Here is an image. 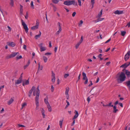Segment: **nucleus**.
<instances>
[{
    "mask_svg": "<svg viewBox=\"0 0 130 130\" xmlns=\"http://www.w3.org/2000/svg\"><path fill=\"white\" fill-rule=\"evenodd\" d=\"M117 76V80L118 83H122L125 80L126 77L124 72H122L120 74L119 73Z\"/></svg>",
    "mask_w": 130,
    "mask_h": 130,
    "instance_id": "f257e3e1",
    "label": "nucleus"
},
{
    "mask_svg": "<svg viewBox=\"0 0 130 130\" xmlns=\"http://www.w3.org/2000/svg\"><path fill=\"white\" fill-rule=\"evenodd\" d=\"M63 4L64 5L67 6H70L72 5H77V2L75 3L74 0H67L64 1Z\"/></svg>",
    "mask_w": 130,
    "mask_h": 130,
    "instance_id": "f03ea898",
    "label": "nucleus"
},
{
    "mask_svg": "<svg viewBox=\"0 0 130 130\" xmlns=\"http://www.w3.org/2000/svg\"><path fill=\"white\" fill-rule=\"evenodd\" d=\"M123 72H125V75L126 74L128 78L130 77V72L128 70L126 69H124L122 70Z\"/></svg>",
    "mask_w": 130,
    "mask_h": 130,
    "instance_id": "7ed1b4c3",
    "label": "nucleus"
},
{
    "mask_svg": "<svg viewBox=\"0 0 130 130\" xmlns=\"http://www.w3.org/2000/svg\"><path fill=\"white\" fill-rule=\"evenodd\" d=\"M19 54V53L18 52L14 53L11 54L10 55L7 56L6 57V58L7 59H8L13 58L14 57L17 55H18Z\"/></svg>",
    "mask_w": 130,
    "mask_h": 130,
    "instance_id": "20e7f679",
    "label": "nucleus"
},
{
    "mask_svg": "<svg viewBox=\"0 0 130 130\" xmlns=\"http://www.w3.org/2000/svg\"><path fill=\"white\" fill-rule=\"evenodd\" d=\"M83 79L85 80V81L84 82V84H86L88 83V79L86 76V74L84 72H83Z\"/></svg>",
    "mask_w": 130,
    "mask_h": 130,
    "instance_id": "39448f33",
    "label": "nucleus"
},
{
    "mask_svg": "<svg viewBox=\"0 0 130 130\" xmlns=\"http://www.w3.org/2000/svg\"><path fill=\"white\" fill-rule=\"evenodd\" d=\"M130 56V51H128L127 54H126L124 56V59L125 61H127V60L129 58Z\"/></svg>",
    "mask_w": 130,
    "mask_h": 130,
    "instance_id": "423d86ee",
    "label": "nucleus"
},
{
    "mask_svg": "<svg viewBox=\"0 0 130 130\" xmlns=\"http://www.w3.org/2000/svg\"><path fill=\"white\" fill-rule=\"evenodd\" d=\"M130 64V62H127L125 63L124 64L122 65L120 67L121 68H124V69H125Z\"/></svg>",
    "mask_w": 130,
    "mask_h": 130,
    "instance_id": "0eeeda50",
    "label": "nucleus"
},
{
    "mask_svg": "<svg viewBox=\"0 0 130 130\" xmlns=\"http://www.w3.org/2000/svg\"><path fill=\"white\" fill-rule=\"evenodd\" d=\"M39 95H36V96L35 98V101L36 104V106H39Z\"/></svg>",
    "mask_w": 130,
    "mask_h": 130,
    "instance_id": "6e6552de",
    "label": "nucleus"
},
{
    "mask_svg": "<svg viewBox=\"0 0 130 130\" xmlns=\"http://www.w3.org/2000/svg\"><path fill=\"white\" fill-rule=\"evenodd\" d=\"M7 43L8 45L12 47H14L15 45V44L13 42H8Z\"/></svg>",
    "mask_w": 130,
    "mask_h": 130,
    "instance_id": "1a4fd4ad",
    "label": "nucleus"
},
{
    "mask_svg": "<svg viewBox=\"0 0 130 130\" xmlns=\"http://www.w3.org/2000/svg\"><path fill=\"white\" fill-rule=\"evenodd\" d=\"M123 13V11H119L118 10H116L114 12V13L116 14H120Z\"/></svg>",
    "mask_w": 130,
    "mask_h": 130,
    "instance_id": "9d476101",
    "label": "nucleus"
},
{
    "mask_svg": "<svg viewBox=\"0 0 130 130\" xmlns=\"http://www.w3.org/2000/svg\"><path fill=\"white\" fill-rule=\"evenodd\" d=\"M22 79H20V78H19V79L15 82V84H19L21 83L22 82Z\"/></svg>",
    "mask_w": 130,
    "mask_h": 130,
    "instance_id": "9b49d317",
    "label": "nucleus"
},
{
    "mask_svg": "<svg viewBox=\"0 0 130 130\" xmlns=\"http://www.w3.org/2000/svg\"><path fill=\"white\" fill-rule=\"evenodd\" d=\"M39 23H36V25L31 27V29L32 30H35L37 29L38 28Z\"/></svg>",
    "mask_w": 130,
    "mask_h": 130,
    "instance_id": "f8f14e48",
    "label": "nucleus"
},
{
    "mask_svg": "<svg viewBox=\"0 0 130 130\" xmlns=\"http://www.w3.org/2000/svg\"><path fill=\"white\" fill-rule=\"evenodd\" d=\"M14 99V97L11 98V99L8 101V104L9 105H10L13 102Z\"/></svg>",
    "mask_w": 130,
    "mask_h": 130,
    "instance_id": "ddd939ff",
    "label": "nucleus"
},
{
    "mask_svg": "<svg viewBox=\"0 0 130 130\" xmlns=\"http://www.w3.org/2000/svg\"><path fill=\"white\" fill-rule=\"evenodd\" d=\"M75 114L74 115V116L73 118V120H74L76 118H77L78 116V112L76 110H75Z\"/></svg>",
    "mask_w": 130,
    "mask_h": 130,
    "instance_id": "4468645a",
    "label": "nucleus"
},
{
    "mask_svg": "<svg viewBox=\"0 0 130 130\" xmlns=\"http://www.w3.org/2000/svg\"><path fill=\"white\" fill-rule=\"evenodd\" d=\"M20 14L21 15H22L23 14V6L21 5H20Z\"/></svg>",
    "mask_w": 130,
    "mask_h": 130,
    "instance_id": "2eb2a0df",
    "label": "nucleus"
},
{
    "mask_svg": "<svg viewBox=\"0 0 130 130\" xmlns=\"http://www.w3.org/2000/svg\"><path fill=\"white\" fill-rule=\"evenodd\" d=\"M48 97L47 96H46V98L44 99V102L47 105H48V104H49L48 102Z\"/></svg>",
    "mask_w": 130,
    "mask_h": 130,
    "instance_id": "dca6fc26",
    "label": "nucleus"
},
{
    "mask_svg": "<svg viewBox=\"0 0 130 130\" xmlns=\"http://www.w3.org/2000/svg\"><path fill=\"white\" fill-rule=\"evenodd\" d=\"M113 112L114 113H116L117 111H118V110L117 109L116 106L114 105V106H113Z\"/></svg>",
    "mask_w": 130,
    "mask_h": 130,
    "instance_id": "f3484780",
    "label": "nucleus"
},
{
    "mask_svg": "<svg viewBox=\"0 0 130 130\" xmlns=\"http://www.w3.org/2000/svg\"><path fill=\"white\" fill-rule=\"evenodd\" d=\"M34 90L36 91L35 87L34 86H33L29 91V94H31L32 92Z\"/></svg>",
    "mask_w": 130,
    "mask_h": 130,
    "instance_id": "a211bd4d",
    "label": "nucleus"
},
{
    "mask_svg": "<svg viewBox=\"0 0 130 130\" xmlns=\"http://www.w3.org/2000/svg\"><path fill=\"white\" fill-rule=\"evenodd\" d=\"M41 32L40 31H39V33L38 35H36L35 36V38L36 39H37L38 38L40 37L41 35Z\"/></svg>",
    "mask_w": 130,
    "mask_h": 130,
    "instance_id": "6ab92c4d",
    "label": "nucleus"
},
{
    "mask_svg": "<svg viewBox=\"0 0 130 130\" xmlns=\"http://www.w3.org/2000/svg\"><path fill=\"white\" fill-rule=\"evenodd\" d=\"M39 86H38L37 89L36 90V95H40V90L39 89Z\"/></svg>",
    "mask_w": 130,
    "mask_h": 130,
    "instance_id": "aec40b11",
    "label": "nucleus"
},
{
    "mask_svg": "<svg viewBox=\"0 0 130 130\" xmlns=\"http://www.w3.org/2000/svg\"><path fill=\"white\" fill-rule=\"evenodd\" d=\"M22 25L23 26L25 30L27 29H28L27 26L25 23H23Z\"/></svg>",
    "mask_w": 130,
    "mask_h": 130,
    "instance_id": "412c9836",
    "label": "nucleus"
},
{
    "mask_svg": "<svg viewBox=\"0 0 130 130\" xmlns=\"http://www.w3.org/2000/svg\"><path fill=\"white\" fill-rule=\"evenodd\" d=\"M47 107L49 111L51 112L52 111V108L50 104L47 105Z\"/></svg>",
    "mask_w": 130,
    "mask_h": 130,
    "instance_id": "4be33fe9",
    "label": "nucleus"
},
{
    "mask_svg": "<svg viewBox=\"0 0 130 130\" xmlns=\"http://www.w3.org/2000/svg\"><path fill=\"white\" fill-rule=\"evenodd\" d=\"M104 19L103 18H100V17L97 20H95V22H99V21H101L103 20Z\"/></svg>",
    "mask_w": 130,
    "mask_h": 130,
    "instance_id": "5701e85b",
    "label": "nucleus"
},
{
    "mask_svg": "<svg viewBox=\"0 0 130 130\" xmlns=\"http://www.w3.org/2000/svg\"><path fill=\"white\" fill-rule=\"evenodd\" d=\"M58 26L59 30V31H61L62 30L61 27L60 26V24L59 22H58Z\"/></svg>",
    "mask_w": 130,
    "mask_h": 130,
    "instance_id": "b1692460",
    "label": "nucleus"
},
{
    "mask_svg": "<svg viewBox=\"0 0 130 130\" xmlns=\"http://www.w3.org/2000/svg\"><path fill=\"white\" fill-rule=\"evenodd\" d=\"M102 11L103 9H102L101 10L100 13H99L98 15V17L99 18H100L102 16Z\"/></svg>",
    "mask_w": 130,
    "mask_h": 130,
    "instance_id": "393cba45",
    "label": "nucleus"
},
{
    "mask_svg": "<svg viewBox=\"0 0 130 130\" xmlns=\"http://www.w3.org/2000/svg\"><path fill=\"white\" fill-rule=\"evenodd\" d=\"M63 122V120L61 121H59V125L60 128L62 127Z\"/></svg>",
    "mask_w": 130,
    "mask_h": 130,
    "instance_id": "a878e982",
    "label": "nucleus"
},
{
    "mask_svg": "<svg viewBox=\"0 0 130 130\" xmlns=\"http://www.w3.org/2000/svg\"><path fill=\"white\" fill-rule=\"evenodd\" d=\"M43 60H44V62H46L47 60L48 59L46 57H45L44 56H43Z\"/></svg>",
    "mask_w": 130,
    "mask_h": 130,
    "instance_id": "bb28decb",
    "label": "nucleus"
},
{
    "mask_svg": "<svg viewBox=\"0 0 130 130\" xmlns=\"http://www.w3.org/2000/svg\"><path fill=\"white\" fill-rule=\"evenodd\" d=\"M112 104V102H110L109 103V104H108L107 105V107H113V105H111V104Z\"/></svg>",
    "mask_w": 130,
    "mask_h": 130,
    "instance_id": "cd10ccee",
    "label": "nucleus"
},
{
    "mask_svg": "<svg viewBox=\"0 0 130 130\" xmlns=\"http://www.w3.org/2000/svg\"><path fill=\"white\" fill-rule=\"evenodd\" d=\"M40 49L41 52L44 51L46 50L45 48L44 47H42L40 48Z\"/></svg>",
    "mask_w": 130,
    "mask_h": 130,
    "instance_id": "c85d7f7f",
    "label": "nucleus"
},
{
    "mask_svg": "<svg viewBox=\"0 0 130 130\" xmlns=\"http://www.w3.org/2000/svg\"><path fill=\"white\" fill-rule=\"evenodd\" d=\"M126 84L128 87H130V80H128L126 82Z\"/></svg>",
    "mask_w": 130,
    "mask_h": 130,
    "instance_id": "c756f323",
    "label": "nucleus"
},
{
    "mask_svg": "<svg viewBox=\"0 0 130 130\" xmlns=\"http://www.w3.org/2000/svg\"><path fill=\"white\" fill-rule=\"evenodd\" d=\"M91 2L92 4V8L94 7V0H91Z\"/></svg>",
    "mask_w": 130,
    "mask_h": 130,
    "instance_id": "7c9ffc66",
    "label": "nucleus"
},
{
    "mask_svg": "<svg viewBox=\"0 0 130 130\" xmlns=\"http://www.w3.org/2000/svg\"><path fill=\"white\" fill-rule=\"evenodd\" d=\"M121 35L123 36H124L125 34L126 33V32L125 31H121Z\"/></svg>",
    "mask_w": 130,
    "mask_h": 130,
    "instance_id": "2f4dec72",
    "label": "nucleus"
},
{
    "mask_svg": "<svg viewBox=\"0 0 130 130\" xmlns=\"http://www.w3.org/2000/svg\"><path fill=\"white\" fill-rule=\"evenodd\" d=\"M81 43L79 42L76 44L75 46V48L76 49H77L78 48L79 46L80 45Z\"/></svg>",
    "mask_w": 130,
    "mask_h": 130,
    "instance_id": "473e14b6",
    "label": "nucleus"
},
{
    "mask_svg": "<svg viewBox=\"0 0 130 130\" xmlns=\"http://www.w3.org/2000/svg\"><path fill=\"white\" fill-rule=\"evenodd\" d=\"M10 5H11L12 7H13L14 6V1H10Z\"/></svg>",
    "mask_w": 130,
    "mask_h": 130,
    "instance_id": "72a5a7b5",
    "label": "nucleus"
},
{
    "mask_svg": "<svg viewBox=\"0 0 130 130\" xmlns=\"http://www.w3.org/2000/svg\"><path fill=\"white\" fill-rule=\"evenodd\" d=\"M55 74L53 73V71H52V78H55Z\"/></svg>",
    "mask_w": 130,
    "mask_h": 130,
    "instance_id": "f704fd0d",
    "label": "nucleus"
},
{
    "mask_svg": "<svg viewBox=\"0 0 130 130\" xmlns=\"http://www.w3.org/2000/svg\"><path fill=\"white\" fill-rule=\"evenodd\" d=\"M65 94L66 95V97L67 98V99L68 100L69 98V94L68 93H66L65 92Z\"/></svg>",
    "mask_w": 130,
    "mask_h": 130,
    "instance_id": "c9c22d12",
    "label": "nucleus"
},
{
    "mask_svg": "<svg viewBox=\"0 0 130 130\" xmlns=\"http://www.w3.org/2000/svg\"><path fill=\"white\" fill-rule=\"evenodd\" d=\"M28 13L27 12H26V15L25 16V17L26 19H27L28 17Z\"/></svg>",
    "mask_w": 130,
    "mask_h": 130,
    "instance_id": "e433bc0d",
    "label": "nucleus"
},
{
    "mask_svg": "<svg viewBox=\"0 0 130 130\" xmlns=\"http://www.w3.org/2000/svg\"><path fill=\"white\" fill-rule=\"evenodd\" d=\"M27 105V104L26 103H23L22 105V108L21 109H22L25 106H26Z\"/></svg>",
    "mask_w": 130,
    "mask_h": 130,
    "instance_id": "4c0bfd02",
    "label": "nucleus"
},
{
    "mask_svg": "<svg viewBox=\"0 0 130 130\" xmlns=\"http://www.w3.org/2000/svg\"><path fill=\"white\" fill-rule=\"evenodd\" d=\"M30 5H31V7H32L33 9H34V6L33 5V2L32 1H31V3L30 4Z\"/></svg>",
    "mask_w": 130,
    "mask_h": 130,
    "instance_id": "58836bf2",
    "label": "nucleus"
},
{
    "mask_svg": "<svg viewBox=\"0 0 130 130\" xmlns=\"http://www.w3.org/2000/svg\"><path fill=\"white\" fill-rule=\"evenodd\" d=\"M83 23V21L82 20H81L80 21V23L78 24L79 26H81L82 24Z\"/></svg>",
    "mask_w": 130,
    "mask_h": 130,
    "instance_id": "ea45409f",
    "label": "nucleus"
},
{
    "mask_svg": "<svg viewBox=\"0 0 130 130\" xmlns=\"http://www.w3.org/2000/svg\"><path fill=\"white\" fill-rule=\"evenodd\" d=\"M83 37L82 36L81 37V39L79 41V42H80V43H82V42H83Z\"/></svg>",
    "mask_w": 130,
    "mask_h": 130,
    "instance_id": "a19ab883",
    "label": "nucleus"
},
{
    "mask_svg": "<svg viewBox=\"0 0 130 130\" xmlns=\"http://www.w3.org/2000/svg\"><path fill=\"white\" fill-rule=\"evenodd\" d=\"M22 56L21 55H20L19 56H18L16 57V58L17 60L19 59H21L22 58Z\"/></svg>",
    "mask_w": 130,
    "mask_h": 130,
    "instance_id": "79ce46f5",
    "label": "nucleus"
},
{
    "mask_svg": "<svg viewBox=\"0 0 130 130\" xmlns=\"http://www.w3.org/2000/svg\"><path fill=\"white\" fill-rule=\"evenodd\" d=\"M24 83L26 85L28 84H29L28 79L27 80H26V81Z\"/></svg>",
    "mask_w": 130,
    "mask_h": 130,
    "instance_id": "37998d69",
    "label": "nucleus"
},
{
    "mask_svg": "<svg viewBox=\"0 0 130 130\" xmlns=\"http://www.w3.org/2000/svg\"><path fill=\"white\" fill-rule=\"evenodd\" d=\"M69 75L68 74H64V77L65 78H66Z\"/></svg>",
    "mask_w": 130,
    "mask_h": 130,
    "instance_id": "c03bdc74",
    "label": "nucleus"
},
{
    "mask_svg": "<svg viewBox=\"0 0 130 130\" xmlns=\"http://www.w3.org/2000/svg\"><path fill=\"white\" fill-rule=\"evenodd\" d=\"M18 126H19V127H25V126L23 125H21L19 124H18Z\"/></svg>",
    "mask_w": 130,
    "mask_h": 130,
    "instance_id": "a18cd8bd",
    "label": "nucleus"
},
{
    "mask_svg": "<svg viewBox=\"0 0 130 130\" xmlns=\"http://www.w3.org/2000/svg\"><path fill=\"white\" fill-rule=\"evenodd\" d=\"M61 31H59V30L57 31L56 33V35H59Z\"/></svg>",
    "mask_w": 130,
    "mask_h": 130,
    "instance_id": "49530a36",
    "label": "nucleus"
},
{
    "mask_svg": "<svg viewBox=\"0 0 130 130\" xmlns=\"http://www.w3.org/2000/svg\"><path fill=\"white\" fill-rule=\"evenodd\" d=\"M69 91V88H66V91H65L66 93H68Z\"/></svg>",
    "mask_w": 130,
    "mask_h": 130,
    "instance_id": "de8ad7c7",
    "label": "nucleus"
},
{
    "mask_svg": "<svg viewBox=\"0 0 130 130\" xmlns=\"http://www.w3.org/2000/svg\"><path fill=\"white\" fill-rule=\"evenodd\" d=\"M43 43H41L39 45V46L40 47V48L42 47V45H43Z\"/></svg>",
    "mask_w": 130,
    "mask_h": 130,
    "instance_id": "09e8293b",
    "label": "nucleus"
},
{
    "mask_svg": "<svg viewBox=\"0 0 130 130\" xmlns=\"http://www.w3.org/2000/svg\"><path fill=\"white\" fill-rule=\"evenodd\" d=\"M52 53H46L45 54V55H51Z\"/></svg>",
    "mask_w": 130,
    "mask_h": 130,
    "instance_id": "8fccbe9b",
    "label": "nucleus"
},
{
    "mask_svg": "<svg viewBox=\"0 0 130 130\" xmlns=\"http://www.w3.org/2000/svg\"><path fill=\"white\" fill-rule=\"evenodd\" d=\"M54 87L52 85L51 86V91L52 92H53L54 91Z\"/></svg>",
    "mask_w": 130,
    "mask_h": 130,
    "instance_id": "3c124183",
    "label": "nucleus"
},
{
    "mask_svg": "<svg viewBox=\"0 0 130 130\" xmlns=\"http://www.w3.org/2000/svg\"><path fill=\"white\" fill-rule=\"evenodd\" d=\"M76 14V12H74L72 14V17H74L75 16Z\"/></svg>",
    "mask_w": 130,
    "mask_h": 130,
    "instance_id": "603ef678",
    "label": "nucleus"
},
{
    "mask_svg": "<svg viewBox=\"0 0 130 130\" xmlns=\"http://www.w3.org/2000/svg\"><path fill=\"white\" fill-rule=\"evenodd\" d=\"M78 1L79 4V5L80 6H81V2L80 0H78Z\"/></svg>",
    "mask_w": 130,
    "mask_h": 130,
    "instance_id": "864d4df0",
    "label": "nucleus"
},
{
    "mask_svg": "<svg viewBox=\"0 0 130 130\" xmlns=\"http://www.w3.org/2000/svg\"><path fill=\"white\" fill-rule=\"evenodd\" d=\"M52 82L54 83L55 81V78H52Z\"/></svg>",
    "mask_w": 130,
    "mask_h": 130,
    "instance_id": "5fc2aeb1",
    "label": "nucleus"
},
{
    "mask_svg": "<svg viewBox=\"0 0 130 130\" xmlns=\"http://www.w3.org/2000/svg\"><path fill=\"white\" fill-rule=\"evenodd\" d=\"M119 104V102L118 101H117L115 103H114V105H115L116 106V105L118 104Z\"/></svg>",
    "mask_w": 130,
    "mask_h": 130,
    "instance_id": "6e6d98bb",
    "label": "nucleus"
},
{
    "mask_svg": "<svg viewBox=\"0 0 130 130\" xmlns=\"http://www.w3.org/2000/svg\"><path fill=\"white\" fill-rule=\"evenodd\" d=\"M57 47H56L55 48L54 51L55 53H56V52L57 51Z\"/></svg>",
    "mask_w": 130,
    "mask_h": 130,
    "instance_id": "4d7b16f0",
    "label": "nucleus"
},
{
    "mask_svg": "<svg viewBox=\"0 0 130 130\" xmlns=\"http://www.w3.org/2000/svg\"><path fill=\"white\" fill-rule=\"evenodd\" d=\"M41 111L42 113H45V110L43 108H41Z\"/></svg>",
    "mask_w": 130,
    "mask_h": 130,
    "instance_id": "13d9d810",
    "label": "nucleus"
},
{
    "mask_svg": "<svg viewBox=\"0 0 130 130\" xmlns=\"http://www.w3.org/2000/svg\"><path fill=\"white\" fill-rule=\"evenodd\" d=\"M26 46L25 45H23V48L25 50L26 49Z\"/></svg>",
    "mask_w": 130,
    "mask_h": 130,
    "instance_id": "bf43d9fd",
    "label": "nucleus"
},
{
    "mask_svg": "<svg viewBox=\"0 0 130 130\" xmlns=\"http://www.w3.org/2000/svg\"><path fill=\"white\" fill-rule=\"evenodd\" d=\"M49 46L50 47H52L51 42V41H49Z\"/></svg>",
    "mask_w": 130,
    "mask_h": 130,
    "instance_id": "052dcab7",
    "label": "nucleus"
},
{
    "mask_svg": "<svg viewBox=\"0 0 130 130\" xmlns=\"http://www.w3.org/2000/svg\"><path fill=\"white\" fill-rule=\"evenodd\" d=\"M111 38H110L107 41H106L105 42V43H108V42H109L111 40Z\"/></svg>",
    "mask_w": 130,
    "mask_h": 130,
    "instance_id": "680f3d73",
    "label": "nucleus"
},
{
    "mask_svg": "<svg viewBox=\"0 0 130 130\" xmlns=\"http://www.w3.org/2000/svg\"><path fill=\"white\" fill-rule=\"evenodd\" d=\"M36 91L34 90V91L33 93V95L34 96H35L36 94V91Z\"/></svg>",
    "mask_w": 130,
    "mask_h": 130,
    "instance_id": "e2e57ef3",
    "label": "nucleus"
},
{
    "mask_svg": "<svg viewBox=\"0 0 130 130\" xmlns=\"http://www.w3.org/2000/svg\"><path fill=\"white\" fill-rule=\"evenodd\" d=\"M90 100V98L89 97H88L87 99V101H88V103H89Z\"/></svg>",
    "mask_w": 130,
    "mask_h": 130,
    "instance_id": "0e129e2a",
    "label": "nucleus"
},
{
    "mask_svg": "<svg viewBox=\"0 0 130 130\" xmlns=\"http://www.w3.org/2000/svg\"><path fill=\"white\" fill-rule=\"evenodd\" d=\"M28 66L27 64L26 65L24 66V69H25L27 68V67Z\"/></svg>",
    "mask_w": 130,
    "mask_h": 130,
    "instance_id": "69168bd1",
    "label": "nucleus"
},
{
    "mask_svg": "<svg viewBox=\"0 0 130 130\" xmlns=\"http://www.w3.org/2000/svg\"><path fill=\"white\" fill-rule=\"evenodd\" d=\"M119 104L121 107H123V105L122 103H119Z\"/></svg>",
    "mask_w": 130,
    "mask_h": 130,
    "instance_id": "338daca9",
    "label": "nucleus"
},
{
    "mask_svg": "<svg viewBox=\"0 0 130 130\" xmlns=\"http://www.w3.org/2000/svg\"><path fill=\"white\" fill-rule=\"evenodd\" d=\"M128 26V27H130V21L127 24L126 26Z\"/></svg>",
    "mask_w": 130,
    "mask_h": 130,
    "instance_id": "774afa93",
    "label": "nucleus"
}]
</instances>
